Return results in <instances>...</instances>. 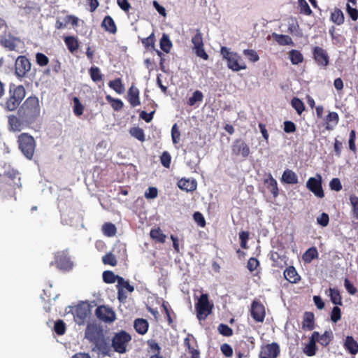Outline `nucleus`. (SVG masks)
<instances>
[{
	"label": "nucleus",
	"instance_id": "f257e3e1",
	"mask_svg": "<svg viewBox=\"0 0 358 358\" xmlns=\"http://www.w3.org/2000/svg\"><path fill=\"white\" fill-rule=\"evenodd\" d=\"M85 338L93 345V350L103 356H110L112 348L119 354L127 352V348L131 340V335L124 330L114 334L112 339L107 332L97 324L90 323L85 331Z\"/></svg>",
	"mask_w": 358,
	"mask_h": 358
},
{
	"label": "nucleus",
	"instance_id": "f03ea898",
	"mask_svg": "<svg viewBox=\"0 0 358 358\" xmlns=\"http://www.w3.org/2000/svg\"><path fill=\"white\" fill-rule=\"evenodd\" d=\"M41 108L38 97H28L17 111L20 117L26 123H32L40 115Z\"/></svg>",
	"mask_w": 358,
	"mask_h": 358
},
{
	"label": "nucleus",
	"instance_id": "7ed1b4c3",
	"mask_svg": "<svg viewBox=\"0 0 358 358\" xmlns=\"http://www.w3.org/2000/svg\"><path fill=\"white\" fill-rule=\"evenodd\" d=\"M26 90L23 85L10 84L9 86L8 96L4 104V108L8 111L15 110L24 99Z\"/></svg>",
	"mask_w": 358,
	"mask_h": 358
},
{
	"label": "nucleus",
	"instance_id": "20e7f679",
	"mask_svg": "<svg viewBox=\"0 0 358 358\" xmlns=\"http://www.w3.org/2000/svg\"><path fill=\"white\" fill-rule=\"evenodd\" d=\"M220 53L227 61V67L237 72L247 69V65L242 57L236 52H231L227 47H222Z\"/></svg>",
	"mask_w": 358,
	"mask_h": 358
},
{
	"label": "nucleus",
	"instance_id": "39448f33",
	"mask_svg": "<svg viewBox=\"0 0 358 358\" xmlns=\"http://www.w3.org/2000/svg\"><path fill=\"white\" fill-rule=\"evenodd\" d=\"M17 143L19 149L23 155L29 159H31L36 147V142L33 136L27 133H22L18 136Z\"/></svg>",
	"mask_w": 358,
	"mask_h": 358
},
{
	"label": "nucleus",
	"instance_id": "423d86ee",
	"mask_svg": "<svg viewBox=\"0 0 358 358\" xmlns=\"http://www.w3.org/2000/svg\"><path fill=\"white\" fill-rule=\"evenodd\" d=\"M213 304L208 300L207 294H201L197 303L195 304L196 317L199 320H204L212 313Z\"/></svg>",
	"mask_w": 358,
	"mask_h": 358
},
{
	"label": "nucleus",
	"instance_id": "0eeeda50",
	"mask_svg": "<svg viewBox=\"0 0 358 358\" xmlns=\"http://www.w3.org/2000/svg\"><path fill=\"white\" fill-rule=\"evenodd\" d=\"M54 262H50V265H55L56 267L63 271H69L73 266V263L68 252L65 250L58 251L54 254Z\"/></svg>",
	"mask_w": 358,
	"mask_h": 358
},
{
	"label": "nucleus",
	"instance_id": "6e6552de",
	"mask_svg": "<svg viewBox=\"0 0 358 358\" xmlns=\"http://www.w3.org/2000/svg\"><path fill=\"white\" fill-rule=\"evenodd\" d=\"M0 45L8 51L19 52L24 45V41L11 34L0 36Z\"/></svg>",
	"mask_w": 358,
	"mask_h": 358
},
{
	"label": "nucleus",
	"instance_id": "1a4fd4ad",
	"mask_svg": "<svg viewBox=\"0 0 358 358\" xmlns=\"http://www.w3.org/2000/svg\"><path fill=\"white\" fill-rule=\"evenodd\" d=\"M31 64L29 59L24 55L18 56L15 62V76L20 80L26 77L27 74L30 71Z\"/></svg>",
	"mask_w": 358,
	"mask_h": 358
},
{
	"label": "nucleus",
	"instance_id": "9d476101",
	"mask_svg": "<svg viewBox=\"0 0 358 358\" xmlns=\"http://www.w3.org/2000/svg\"><path fill=\"white\" fill-rule=\"evenodd\" d=\"M306 187L316 197L320 199L324 197V192L322 188V178L320 174L317 173L315 177L308 178Z\"/></svg>",
	"mask_w": 358,
	"mask_h": 358
},
{
	"label": "nucleus",
	"instance_id": "9b49d317",
	"mask_svg": "<svg viewBox=\"0 0 358 358\" xmlns=\"http://www.w3.org/2000/svg\"><path fill=\"white\" fill-rule=\"evenodd\" d=\"M192 43L194 45L193 49L196 56L204 60H207L208 59V55L204 50L202 34L199 29H196V33L192 38Z\"/></svg>",
	"mask_w": 358,
	"mask_h": 358
},
{
	"label": "nucleus",
	"instance_id": "f8f14e48",
	"mask_svg": "<svg viewBox=\"0 0 358 358\" xmlns=\"http://www.w3.org/2000/svg\"><path fill=\"white\" fill-rule=\"evenodd\" d=\"M250 153L248 145L241 138L236 139L231 145V155L236 157L241 156L247 158Z\"/></svg>",
	"mask_w": 358,
	"mask_h": 358
},
{
	"label": "nucleus",
	"instance_id": "ddd939ff",
	"mask_svg": "<svg viewBox=\"0 0 358 358\" xmlns=\"http://www.w3.org/2000/svg\"><path fill=\"white\" fill-rule=\"evenodd\" d=\"M73 315L75 322L78 325L84 324L86 320L90 315V309L89 306L86 303L78 304L76 306Z\"/></svg>",
	"mask_w": 358,
	"mask_h": 358
},
{
	"label": "nucleus",
	"instance_id": "4468645a",
	"mask_svg": "<svg viewBox=\"0 0 358 358\" xmlns=\"http://www.w3.org/2000/svg\"><path fill=\"white\" fill-rule=\"evenodd\" d=\"M280 353V345L277 343L266 344L261 348L259 358H277Z\"/></svg>",
	"mask_w": 358,
	"mask_h": 358
},
{
	"label": "nucleus",
	"instance_id": "2eb2a0df",
	"mask_svg": "<svg viewBox=\"0 0 358 358\" xmlns=\"http://www.w3.org/2000/svg\"><path fill=\"white\" fill-rule=\"evenodd\" d=\"M95 314L98 319L107 323L113 322L116 319L113 310L106 306H98L96 308Z\"/></svg>",
	"mask_w": 358,
	"mask_h": 358
},
{
	"label": "nucleus",
	"instance_id": "dca6fc26",
	"mask_svg": "<svg viewBox=\"0 0 358 358\" xmlns=\"http://www.w3.org/2000/svg\"><path fill=\"white\" fill-rule=\"evenodd\" d=\"M184 347L185 351L191 355V358H200L197 341L192 334H188L184 339Z\"/></svg>",
	"mask_w": 358,
	"mask_h": 358
},
{
	"label": "nucleus",
	"instance_id": "f3484780",
	"mask_svg": "<svg viewBox=\"0 0 358 358\" xmlns=\"http://www.w3.org/2000/svg\"><path fill=\"white\" fill-rule=\"evenodd\" d=\"M250 315L256 322H263L266 317L264 306L260 301L254 300L251 304Z\"/></svg>",
	"mask_w": 358,
	"mask_h": 358
},
{
	"label": "nucleus",
	"instance_id": "a211bd4d",
	"mask_svg": "<svg viewBox=\"0 0 358 358\" xmlns=\"http://www.w3.org/2000/svg\"><path fill=\"white\" fill-rule=\"evenodd\" d=\"M313 59L318 66L326 67L329 64V56L326 50L315 46L313 50Z\"/></svg>",
	"mask_w": 358,
	"mask_h": 358
},
{
	"label": "nucleus",
	"instance_id": "6ab92c4d",
	"mask_svg": "<svg viewBox=\"0 0 358 358\" xmlns=\"http://www.w3.org/2000/svg\"><path fill=\"white\" fill-rule=\"evenodd\" d=\"M319 336V332L314 331L312 334L310 341L303 349V352L308 357L314 356L316 354L317 347L316 345L317 338Z\"/></svg>",
	"mask_w": 358,
	"mask_h": 358
},
{
	"label": "nucleus",
	"instance_id": "aec40b11",
	"mask_svg": "<svg viewBox=\"0 0 358 358\" xmlns=\"http://www.w3.org/2000/svg\"><path fill=\"white\" fill-rule=\"evenodd\" d=\"M139 94L140 92L137 87L131 86L129 89L127 93V100L132 107H136L141 104Z\"/></svg>",
	"mask_w": 358,
	"mask_h": 358
},
{
	"label": "nucleus",
	"instance_id": "412c9836",
	"mask_svg": "<svg viewBox=\"0 0 358 358\" xmlns=\"http://www.w3.org/2000/svg\"><path fill=\"white\" fill-rule=\"evenodd\" d=\"M285 278L292 284L299 282L301 280V276L298 274L296 268L293 266H289L284 271Z\"/></svg>",
	"mask_w": 358,
	"mask_h": 358
},
{
	"label": "nucleus",
	"instance_id": "4be33fe9",
	"mask_svg": "<svg viewBox=\"0 0 358 358\" xmlns=\"http://www.w3.org/2000/svg\"><path fill=\"white\" fill-rule=\"evenodd\" d=\"M264 183L266 185L267 189L271 192L273 196L276 198L279 194L278 182L271 173L264 180Z\"/></svg>",
	"mask_w": 358,
	"mask_h": 358
},
{
	"label": "nucleus",
	"instance_id": "5701e85b",
	"mask_svg": "<svg viewBox=\"0 0 358 358\" xmlns=\"http://www.w3.org/2000/svg\"><path fill=\"white\" fill-rule=\"evenodd\" d=\"M343 345L345 349L351 355H355L358 353V343L352 336H346Z\"/></svg>",
	"mask_w": 358,
	"mask_h": 358
},
{
	"label": "nucleus",
	"instance_id": "b1692460",
	"mask_svg": "<svg viewBox=\"0 0 358 358\" xmlns=\"http://www.w3.org/2000/svg\"><path fill=\"white\" fill-rule=\"evenodd\" d=\"M178 186L182 190L193 192L196 189L197 184L194 179L189 180L182 178L178 181Z\"/></svg>",
	"mask_w": 358,
	"mask_h": 358
},
{
	"label": "nucleus",
	"instance_id": "393cba45",
	"mask_svg": "<svg viewBox=\"0 0 358 358\" xmlns=\"http://www.w3.org/2000/svg\"><path fill=\"white\" fill-rule=\"evenodd\" d=\"M101 27L105 29V31L110 34H115L117 32L116 24L113 19L110 15H107L103 18L101 22Z\"/></svg>",
	"mask_w": 358,
	"mask_h": 358
},
{
	"label": "nucleus",
	"instance_id": "a878e982",
	"mask_svg": "<svg viewBox=\"0 0 358 358\" xmlns=\"http://www.w3.org/2000/svg\"><path fill=\"white\" fill-rule=\"evenodd\" d=\"M282 181L287 184H296L298 182L297 175L290 169H286L282 176Z\"/></svg>",
	"mask_w": 358,
	"mask_h": 358
},
{
	"label": "nucleus",
	"instance_id": "bb28decb",
	"mask_svg": "<svg viewBox=\"0 0 358 358\" xmlns=\"http://www.w3.org/2000/svg\"><path fill=\"white\" fill-rule=\"evenodd\" d=\"M8 125L10 129L14 131H19L22 129V125L24 122L20 117H17L14 115H10L8 117Z\"/></svg>",
	"mask_w": 358,
	"mask_h": 358
},
{
	"label": "nucleus",
	"instance_id": "cd10ccee",
	"mask_svg": "<svg viewBox=\"0 0 358 358\" xmlns=\"http://www.w3.org/2000/svg\"><path fill=\"white\" fill-rule=\"evenodd\" d=\"M315 327L314 314L311 312H306L303 315L302 328L303 329L313 330Z\"/></svg>",
	"mask_w": 358,
	"mask_h": 358
},
{
	"label": "nucleus",
	"instance_id": "c85d7f7f",
	"mask_svg": "<svg viewBox=\"0 0 358 358\" xmlns=\"http://www.w3.org/2000/svg\"><path fill=\"white\" fill-rule=\"evenodd\" d=\"M334 339V334L331 330L325 331L323 334L317 338L318 342L322 346L327 347Z\"/></svg>",
	"mask_w": 358,
	"mask_h": 358
},
{
	"label": "nucleus",
	"instance_id": "c756f323",
	"mask_svg": "<svg viewBox=\"0 0 358 358\" xmlns=\"http://www.w3.org/2000/svg\"><path fill=\"white\" fill-rule=\"evenodd\" d=\"M134 326L138 334L143 335L148 331L149 324L146 320L138 318L134 321Z\"/></svg>",
	"mask_w": 358,
	"mask_h": 358
},
{
	"label": "nucleus",
	"instance_id": "7c9ffc66",
	"mask_svg": "<svg viewBox=\"0 0 358 358\" xmlns=\"http://www.w3.org/2000/svg\"><path fill=\"white\" fill-rule=\"evenodd\" d=\"M331 20L336 25H341L343 24L345 17L342 10L336 8L331 13Z\"/></svg>",
	"mask_w": 358,
	"mask_h": 358
},
{
	"label": "nucleus",
	"instance_id": "2f4dec72",
	"mask_svg": "<svg viewBox=\"0 0 358 358\" xmlns=\"http://www.w3.org/2000/svg\"><path fill=\"white\" fill-rule=\"evenodd\" d=\"M326 129H331L339 121V116L336 112H330L326 117Z\"/></svg>",
	"mask_w": 358,
	"mask_h": 358
},
{
	"label": "nucleus",
	"instance_id": "473e14b6",
	"mask_svg": "<svg viewBox=\"0 0 358 358\" xmlns=\"http://www.w3.org/2000/svg\"><path fill=\"white\" fill-rule=\"evenodd\" d=\"M303 260L306 263H310L314 259L318 258V252L315 247H311L308 249L302 256Z\"/></svg>",
	"mask_w": 358,
	"mask_h": 358
},
{
	"label": "nucleus",
	"instance_id": "72a5a7b5",
	"mask_svg": "<svg viewBox=\"0 0 358 358\" xmlns=\"http://www.w3.org/2000/svg\"><path fill=\"white\" fill-rule=\"evenodd\" d=\"M273 37L280 45H294L292 38L288 35L273 33Z\"/></svg>",
	"mask_w": 358,
	"mask_h": 358
},
{
	"label": "nucleus",
	"instance_id": "f704fd0d",
	"mask_svg": "<svg viewBox=\"0 0 358 358\" xmlns=\"http://www.w3.org/2000/svg\"><path fill=\"white\" fill-rule=\"evenodd\" d=\"M329 291L331 302L336 306H341L343 304L342 296L339 290L335 288H329Z\"/></svg>",
	"mask_w": 358,
	"mask_h": 358
},
{
	"label": "nucleus",
	"instance_id": "c9c22d12",
	"mask_svg": "<svg viewBox=\"0 0 358 358\" xmlns=\"http://www.w3.org/2000/svg\"><path fill=\"white\" fill-rule=\"evenodd\" d=\"M150 237L161 243H164L166 241V235L164 234L160 228L152 229L150 232Z\"/></svg>",
	"mask_w": 358,
	"mask_h": 358
},
{
	"label": "nucleus",
	"instance_id": "e433bc0d",
	"mask_svg": "<svg viewBox=\"0 0 358 358\" xmlns=\"http://www.w3.org/2000/svg\"><path fill=\"white\" fill-rule=\"evenodd\" d=\"M64 42L71 52H75L79 48L78 41L74 36L65 37Z\"/></svg>",
	"mask_w": 358,
	"mask_h": 358
},
{
	"label": "nucleus",
	"instance_id": "4c0bfd02",
	"mask_svg": "<svg viewBox=\"0 0 358 358\" xmlns=\"http://www.w3.org/2000/svg\"><path fill=\"white\" fill-rule=\"evenodd\" d=\"M106 101L110 103L113 109L115 111H119L122 109L124 103L120 99H115L112 97L110 95L106 96Z\"/></svg>",
	"mask_w": 358,
	"mask_h": 358
},
{
	"label": "nucleus",
	"instance_id": "58836bf2",
	"mask_svg": "<svg viewBox=\"0 0 358 358\" xmlns=\"http://www.w3.org/2000/svg\"><path fill=\"white\" fill-rule=\"evenodd\" d=\"M108 86L117 94L123 93L124 90V85L120 78H115L108 83Z\"/></svg>",
	"mask_w": 358,
	"mask_h": 358
},
{
	"label": "nucleus",
	"instance_id": "ea45409f",
	"mask_svg": "<svg viewBox=\"0 0 358 358\" xmlns=\"http://www.w3.org/2000/svg\"><path fill=\"white\" fill-rule=\"evenodd\" d=\"M289 57L292 64H299L303 61V56L300 51L292 50L289 52Z\"/></svg>",
	"mask_w": 358,
	"mask_h": 358
},
{
	"label": "nucleus",
	"instance_id": "a19ab883",
	"mask_svg": "<svg viewBox=\"0 0 358 358\" xmlns=\"http://www.w3.org/2000/svg\"><path fill=\"white\" fill-rule=\"evenodd\" d=\"M19 173L17 171L11 169L8 170V171L5 172L4 176L6 177L9 180L13 181L14 187L15 186H20V178L18 177Z\"/></svg>",
	"mask_w": 358,
	"mask_h": 358
},
{
	"label": "nucleus",
	"instance_id": "79ce46f5",
	"mask_svg": "<svg viewBox=\"0 0 358 358\" xmlns=\"http://www.w3.org/2000/svg\"><path fill=\"white\" fill-rule=\"evenodd\" d=\"M89 74L91 79L95 83L102 81L103 80V75L101 74L99 68L97 66H92L89 69Z\"/></svg>",
	"mask_w": 358,
	"mask_h": 358
},
{
	"label": "nucleus",
	"instance_id": "37998d69",
	"mask_svg": "<svg viewBox=\"0 0 358 358\" xmlns=\"http://www.w3.org/2000/svg\"><path fill=\"white\" fill-rule=\"evenodd\" d=\"M160 48L166 53L169 52L172 48V43L170 41L169 36L166 34H164L160 39Z\"/></svg>",
	"mask_w": 358,
	"mask_h": 358
},
{
	"label": "nucleus",
	"instance_id": "c03bdc74",
	"mask_svg": "<svg viewBox=\"0 0 358 358\" xmlns=\"http://www.w3.org/2000/svg\"><path fill=\"white\" fill-rule=\"evenodd\" d=\"M350 203L352 206V214L354 218L358 220V196L355 194H351L349 197Z\"/></svg>",
	"mask_w": 358,
	"mask_h": 358
},
{
	"label": "nucleus",
	"instance_id": "a18cd8bd",
	"mask_svg": "<svg viewBox=\"0 0 358 358\" xmlns=\"http://www.w3.org/2000/svg\"><path fill=\"white\" fill-rule=\"evenodd\" d=\"M102 231L104 235L108 237H112L115 235L117 229L114 224L110 222H106L102 226Z\"/></svg>",
	"mask_w": 358,
	"mask_h": 358
},
{
	"label": "nucleus",
	"instance_id": "49530a36",
	"mask_svg": "<svg viewBox=\"0 0 358 358\" xmlns=\"http://www.w3.org/2000/svg\"><path fill=\"white\" fill-rule=\"evenodd\" d=\"M129 134L138 141L143 142L145 141V134L143 129L136 127H131L129 130Z\"/></svg>",
	"mask_w": 358,
	"mask_h": 358
},
{
	"label": "nucleus",
	"instance_id": "de8ad7c7",
	"mask_svg": "<svg viewBox=\"0 0 358 358\" xmlns=\"http://www.w3.org/2000/svg\"><path fill=\"white\" fill-rule=\"evenodd\" d=\"M291 105L296 110L299 115H301L302 113L305 110L304 103L300 99L297 97H294L292 99Z\"/></svg>",
	"mask_w": 358,
	"mask_h": 358
},
{
	"label": "nucleus",
	"instance_id": "09e8293b",
	"mask_svg": "<svg viewBox=\"0 0 358 358\" xmlns=\"http://www.w3.org/2000/svg\"><path fill=\"white\" fill-rule=\"evenodd\" d=\"M120 276L115 275L113 271H105L103 273V280L106 283H114L117 282L118 278Z\"/></svg>",
	"mask_w": 358,
	"mask_h": 358
},
{
	"label": "nucleus",
	"instance_id": "8fccbe9b",
	"mask_svg": "<svg viewBox=\"0 0 358 358\" xmlns=\"http://www.w3.org/2000/svg\"><path fill=\"white\" fill-rule=\"evenodd\" d=\"M217 331L219 334L226 337L231 336L234 334L233 329L231 327H229L227 324L223 323H221L218 325Z\"/></svg>",
	"mask_w": 358,
	"mask_h": 358
},
{
	"label": "nucleus",
	"instance_id": "3c124183",
	"mask_svg": "<svg viewBox=\"0 0 358 358\" xmlns=\"http://www.w3.org/2000/svg\"><path fill=\"white\" fill-rule=\"evenodd\" d=\"M66 324L62 320H58L55 322L54 331L57 335H64L66 332Z\"/></svg>",
	"mask_w": 358,
	"mask_h": 358
},
{
	"label": "nucleus",
	"instance_id": "603ef678",
	"mask_svg": "<svg viewBox=\"0 0 358 358\" xmlns=\"http://www.w3.org/2000/svg\"><path fill=\"white\" fill-rule=\"evenodd\" d=\"M243 53L248 59L252 62H256L259 59V57L255 50L245 49L243 50Z\"/></svg>",
	"mask_w": 358,
	"mask_h": 358
},
{
	"label": "nucleus",
	"instance_id": "864d4df0",
	"mask_svg": "<svg viewBox=\"0 0 358 358\" xmlns=\"http://www.w3.org/2000/svg\"><path fill=\"white\" fill-rule=\"evenodd\" d=\"M203 95L202 92L199 90H196L192 96L189 98L187 103L189 106H194L198 101H201L203 100Z\"/></svg>",
	"mask_w": 358,
	"mask_h": 358
},
{
	"label": "nucleus",
	"instance_id": "5fc2aeb1",
	"mask_svg": "<svg viewBox=\"0 0 358 358\" xmlns=\"http://www.w3.org/2000/svg\"><path fill=\"white\" fill-rule=\"evenodd\" d=\"M160 162L162 165L169 169L171 163V156L168 151H164L160 156Z\"/></svg>",
	"mask_w": 358,
	"mask_h": 358
},
{
	"label": "nucleus",
	"instance_id": "6e6d98bb",
	"mask_svg": "<svg viewBox=\"0 0 358 358\" xmlns=\"http://www.w3.org/2000/svg\"><path fill=\"white\" fill-rule=\"evenodd\" d=\"M117 288L126 289L128 292H132L134 290V286L131 285L129 281L125 280L122 277L118 278Z\"/></svg>",
	"mask_w": 358,
	"mask_h": 358
},
{
	"label": "nucleus",
	"instance_id": "4d7b16f0",
	"mask_svg": "<svg viewBox=\"0 0 358 358\" xmlns=\"http://www.w3.org/2000/svg\"><path fill=\"white\" fill-rule=\"evenodd\" d=\"M102 262L104 264H108L112 266H116L117 263L115 256L111 252L103 255L102 257Z\"/></svg>",
	"mask_w": 358,
	"mask_h": 358
},
{
	"label": "nucleus",
	"instance_id": "13d9d810",
	"mask_svg": "<svg viewBox=\"0 0 358 358\" xmlns=\"http://www.w3.org/2000/svg\"><path fill=\"white\" fill-rule=\"evenodd\" d=\"M73 113L76 116H80L83 115L84 111V106L80 103L78 97H74L73 99Z\"/></svg>",
	"mask_w": 358,
	"mask_h": 358
},
{
	"label": "nucleus",
	"instance_id": "bf43d9fd",
	"mask_svg": "<svg viewBox=\"0 0 358 358\" xmlns=\"http://www.w3.org/2000/svg\"><path fill=\"white\" fill-rule=\"evenodd\" d=\"M250 233L246 231H241L239 233V239L241 247L243 249H248V241L249 240Z\"/></svg>",
	"mask_w": 358,
	"mask_h": 358
},
{
	"label": "nucleus",
	"instance_id": "052dcab7",
	"mask_svg": "<svg viewBox=\"0 0 358 358\" xmlns=\"http://www.w3.org/2000/svg\"><path fill=\"white\" fill-rule=\"evenodd\" d=\"M36 62L38 66H45L48 64L49 59L45 54L38 52L36 54Z\"/></svg>",
	"mask_w": 358,
	"mask_h": 358
},
{
	"label": "nucleus",
	"instance_id": "680f3d73",
	"mask_svg": "<svg viewBox=\"0 0 358 358\" xmlns=\"http://www.w3.org/2000/svg\"><path fill=\"white\" fill-rule=\"evenodd\" d=\"M299 5L301 13L306 15H310L312 14V10L306 0H299Z\"/></svg>",
	"mask_w": 358,
	"mask_h": 358
},
{
	"label": "nucleus",
	"instance_id": "e2e57ef3",
	"mask_svg": "<svg viewBox=\"0 0 358 358\" xmlns=\"http://www.w3.org/2000/svg\"><path fill=\"white\" fill-rule=\"evenodd\" d=\"M171 138L173 144H177L180 141V132L178 129L177 124H174L171 129Z\"/></svg>",
	"mask_w": 358,
	"mask_h": 358
},
{
	"label": "nucleus",
	"instance_id": "0e129e2a",
	"mask_svg": "<svg viewBox=\"0 0 358 358\" xmlns=\"http://www.w3.org/2000/svg\"><path fill=\"white\" fill-rule=\"evenodd\" d=\"M355 141H356V132L355 130H351L349 135V148L350 150H352L353 152H356L357 148L355 145Z\"/></svg>",
	"mask_w": 358,
	"mask_h": 358
},
{
	"label": "nucleus",
	"instance_id": "69168bd1",
	"mask_svg": "<svg viewBox=\"0 0 358 358\" xmlns=\"http://www.w3.org/2000/svg\"><path fill=\"white\" fill-rule=\"evenodd\" d=\"M329 215L326 213H321L317 217V224L323 227H327L329 224Z\"/></svg>",
	"mask_w": 358,
	"mask_h": 358
},
{
	"label": "nucleus",
	"instance_id": "338daca9",
	"mask_svg": "<svg viewBox=\"0 0 358 358\" xmlns=\"http://www.w3.org/2000/svg\"><path fill=\"white\" fill-rule=\"evenodd\" d=\"M155 35L152 33L149 36L142 39V43L145 48L149 49L150 48H154L155 45Z\"/></svg>",
	"mask_w": 358,
	"mask_h": 358
},
{
	"label": "nucleus",
	"instance_id": "774afa93",
	"mask_svg": "<svg viewBox=\"0 0 358 358\" xmlns=\"http://www.w3.org/2000/svg\"><path fill=\"white\" fill-rule=\"evenodd\" d=\"M259 265V262L257 258L250 257L247 263V268L250 272H253Z\"/></svg>",
	"mask_w": 358,
	"mask_h": 358
}]
</instances>
